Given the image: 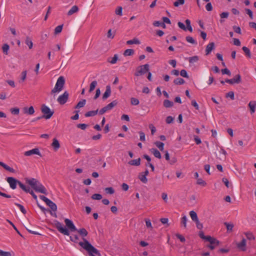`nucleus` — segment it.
I'll return each instance as SVG.
<instances>
[{
    "mask_svg": "<svg viewBox=\"0 0 256 256\" xmlns=\"http://www.w3.org/2000/svg\"><path fill=\"white\" fill-rule=\"evenodd\" d=\"M226 98H230L231 100H234V92H229L226 94Z\"/></svg>",
    "mask_w": 256,
    "mask_h": 256,
    "instance_id": "obj_54",
    "label": "nucleus"
},
{
    "mask_svg": "<svg viewBox=\"0 0 256 256\" xmlns=\"http://www.w3.org/2000/svg\"><path fill=\"white\" fill-rule=\"evenodd\" d=\"M0 166H2L6 170L12 173H16V171L13 168L9 166L4 162L0 161Z\"/></svg>",
    "mask_w": 256,
    "mask_h": 256,
    "instance_id": "obj_15",
    "label": "nucleus"
},
{
    "mask_svg": "<svg viewBox=\"0 0 256 256\" xmlns=\"http://www.w3.org/2000/svg\"><path fill=\"white\" fill-rule=\"evenodd\" d=\"M154 144L159 148L160 151H163L164 144L160 142L156 141Z\"/></svg>",
    "mask_w": 256,
    "mask_h": 256,
    "instance_id": "obj_39",
    "label": "nucleus"
},
{
    "mask_svg": "<svg viewBox=\"0 0 256 256\" xmlns=\"http://www.w3.org/2000/svg\"><path fill=\"white\" fill-rule=\"evenodd\" d=\"M83 242H80L78 244L88 252L90 256H96L94 254L98 256H100V254L99 251L96 248L87 240L83 238Z\"/></svg>",
    "mask_w": 256,
    "mask_h": 256,
    "instance_id": "obj_2",
    "label": "nucleus"
},
{
    "mask_svg": "<svg viewBox=\"0 0 256 256\" xmlns=\"http://www.w3.org/2000/svg\"><path fill=\"white\" fill-rule=\"evenodd\" d=\"M138 178L144 184H146L148 182V179L146 176L144 175L143 172L140 173Z\"/></svg>",
    "mask_w": 256,
    "mask_h": 256,
    "instance_id": "obj_40",
    "label": "nucleus"
},
{
    "mask_svg": "<svg viewBox=\"0 0 256 256\" xmlns=\"http://www.w3.org/2000/svg\"><path fill=\"white\" fill-rule=\"evenodd\" d=\"M46 204L54 212H56L57 210V206L55 203L52 202V200H49L48 202Z\"/></svg>",
    "mask_w": 256,
    "mask_h": 256,
    "instance_id": "obj_21",
    "label": "nucleus"
},
{
    "mask_svg": "<svg viewBox=\"0 0 256 256\" xmlns=\"http://www.w3.org/2000/svg\"><path fill=\"white\" fill-rule=\"evenodd\" d=\"M76 231L83 237L87 236L88 234L87 230L84 228H82Z\"/></svg>",
    "mask_w": 256,
    "mask_h": 256,
    "instance_id": "obj_38",
    "label": "nucleus"
},
{
    "mask_svg": "<svg viewBox=\"0 0 256 256\" xmlns=\"http://www.w3.org/2000/svg\"><path fill=\"white\" fill-rule=\"evenodd\" d=\"M150 70V66L146 64L144 65H141L136 68L134 76H138L144 74L146 72Z\"/></svg>",
    "mask_w": 256,
    "mask_h": 256,
    "instance_id": "obj_4",
    "label": "nucleus"
},
{
    "mask_svg": "<svg viewBox=\"0 0 256 256\" xmlns=\"http://www.w3.org/2000/svg\"><path fill=\"white\" fill-rule=\"evenodd\" d=\"M15 205H16L19 208L22 214H26V210L22 204L18 203H15Z\"/></svg>",
    "mask_w": 256,
    "mask_h": 256,
    "instance_id": "obj_52",
    "label": "nucleus"
},
{
    "mask_svg": "<svg viewBox=\"0 0 256 256\" xmlns=\"http://www.w3.org/2000/svg\"><path fill=\"white\" fill-rule=\"evenodd\" d=\"M184 3V0H177L174 3V6L178 7L180 4L182 5Z\"/></svg>",
    "mask_w": 256,
    "mask_h": 256,
    "instance_id": "obj_55",
    "label": "nucleus"
},
{
    "mask_svg": "<svg viewBox=\"0 0 256 256\" xmlns=\"http://www.w3.org/2000/svg\"><path fill=\"white\" fill-rule=\"evenodd\" d=\"M199 236L202 240H211V236H204V233L202 231H200L198 234Z\"/></svg>",
    "mask_w": 256,
    "mask_h": 256,
    "instance_id": "obj_32",
    "label": "nucleus"
},
{
    "mask_svg": "<svg viewBox=\"0 0 256 256\" xmlns=\"http://www.w3.org/2000/svg\"><path fill=\"white\" fill-rule=\"evenodd\" d=\"M10 46L7 44H4L2 47V52L5 54H8V50H9Z\"/></svg>",
    "mask_w": 256,
    "mask_h": 256,
    "instance_id": "obj_46",
    "label": "nucleus"
},
{
    "mask_svg": "<svg viewBox=\"0 0 256 256\" xmlns=\"http://www.w3.org/2000/svg\"><path fill=\"white\" fill-rule=\"evenodd\" d=\"M164 106L166 108H171L174 106V102L170 100H165L164 101Z\"/></svg>",
    "mask_w": 256,
    "mask_h": 256,
    "instance_id": "obj_29",
    "label": "nucleus"
},
{
    "mask_svg": "<svg viewBox=\"0 0 256 256\" xmlns=\"http://www.w3.org/2000/svg\"><path fill=\"white\" fill-rule=\"evenodd\" d=\"M186 40L188 42H190V44H197V42H196V41L192 37L190 36H186Z\"/></svg>",
    "mask_w": 256,
    "mask_h": 256,
    "instance_id": "obj_47",
    "label": "nucleus"
},
{
    "mask_svg": "<svg viewBox=\"0 0 256 256\" xmlns=\"http://www.w3.org/2000/svg\"><path fill=\"white\" fill-rule=\"evenodd\" d=\"M78 8L76 6H74L68 12L67 14L68 16H71L75 12H78Z\"/></svg>",
    "mask_w": 256,
    "mask_h": 256,
    "instance_id": "obj_24",
    "label": "nucleus"
},
{
    "mask_svg": "<svg viewBox=\"0 0 256 256\" xmlns=\"http://www.w3.org/2000/svg\"><path fill=\"white\" fill-rule=\"evenodd\" d=\"M190 215L191 217L192 220L194 222L196 221H197V220H198V216L196 213L194 211L192 210L190 212Z\"/></svg>",
    "mask_w": 256,
    "mask_h": 256,
    "instance_id": "obj_33",
    "label": "nucleus"
},
{
    "mask_svg": "<svg viewBox=\"0 0 256 256\" xmlns=\"http://www.w3.org/2000/svg\"><path fill=\"white\" fill-rule=\"evenodd\" d=\"M6 180L9 184L10 188L14 190L16 188V185L18 184V180L13 177H8Z\"/></svg>",
    "mask_w": 256,
    "mask_h": 256,
    "instance_id": "obj_8",
    "label": "nucleus"
},
{
    "mask_svg": "<svg viewBox=\"0 0 256 256\" xmlns=\"http://www.w3.org/2000/svg\"><path fill=\"white\" fill-rule=\"evenodd\" d=\"M139 100L138 98H130V103L131 104L136 106L139 104Z\"/></svg>",
    "mask_w": 256,
    "mask_h": 256,
    "instance_id": "obj_50",
    "label": "nucleus"
},
{
    "mask_svg": "<svg viewBox=\"0 0 256 256\" xmlns=\"http://www.w3.org/2000/svg\"><path fill=\"white\" fill-rule=\"evenodd\" d=\"M176 237L178 238V239L180 240V241L181 242H185V241H186V239H185L184 237V236H183L182 235H181V234H176Z\"/></svg>",
    "mask_w": 256,
    "mask_h": 256,
    "instance_id": "obj_62",
    "label": "nucleus"
},
{
    "mask_svg": "<svg viewBox=\"0 0 256 256\" xmlns=\"http://www.w3.org/2000/svg\"><path fill=\"white\" fill-rule=\"evenodd\" d=\"M110 58L108 59V62L111 64H115L118 60V56L115 54L113 58H112L111 60H110Z\"/></svg>",
    "mask_w": 256,
    "mask_h": 256,
    "instance_id": "obj_42",
    "label": "nucleus"
},
{
    "mask_svg": "<svg viewBox=\"0 0 256 256\" xmlns=\"http://www.w3.org/2000/svg\"><path fill=\"white\" fill-rule=\"evenodd\" d=\"M98 112V110H96L89 111L84 114V116L86 117L94 116L97 114Z\"/></svg>",
    "mask_w": 256,
    "mask_h": 256,
    "instance_id": "obj_31",
    "label": "nucleus"
},
{
    "mask_svg": "<svg viewBox=\"0 0 256 256\" xmlns=\"http://www.w3.org/2000/svg\"><path fill=\"white\" fill-rule=\"evenodd\" d=\"M248 106L250 108V113L252 114L255 112L256 107V102H250L248 104Z\"/></svg>",
    "mask_w": 256,
    "mask_h": 256,
    "instance_id": "obj_22",
    "label": "nucleus"
},
{
    "mask_svg": "<svg viewBox=\"0 0 256 256\" xmlns=\"http://www.w3.org/2000/svg\"><path fill=\"white\" fill-rule=\"evenodd\" d=\"M214 42H212L209 43L206 49V55H208L210 54V52H212V50H214Z\"/></svg>",
    "mask_w": 256,
    "mask_h": 256,
    "instance_id": "obj_18",
    "label": "nucleus"
},
{
    "mask_svg": "<svg viewBox=\"0 0 256 256\" xmlns=\"http://www.w3.org/2000/svg\"><path fill=\"white\" fill-rule=\"evenodd\" d=\"M97 85V82L96 80L92 81L90 84L89 92H92L95 88L96 86Z\"/></svg>",
    "mask_w": 256,
    "mask_h": 256,
    "instance_id": "obj_45",
    "label": "nucleus"
},
{
    "mask_svg": "<svg viewBox=\"0 0 256 256\" xmlns=\"http://www.w3.org/2000/svg\"><path fill=\"white\" fill-rule=\"evenodd\" d=\"M92 198L96 200H100L102 198V196L100 194H94L92 196Z\"/></svg>",
    "mask_w": 256,
    "mask_h": 256,
    "instance_id": "obj_51",
    "label": "nucleus"
},
{
    "mask_svg": "<svg viewBox=\"0 0 256 256\" xmlns=\"http://www.w3.org/2000/svg\"><path fill=\"white\" fill-rule=\"evenodd\" d=\"M224 224L226 227V230H227L228 232H231L232 231V228L234 226L233 224L225 222H224Z\"/></svg>",
    "mask_w": 256,
    "mask_h": 256,
    "instance_id": "obj_34",
    "label": "nucleus"
},
{
    "mask_svg": "<svg viewBox=\"0 0 256 256\" xmlns=\"http://www.w3.org/2000/svg\"><path fill=\"white\" fill-rule=\"evenodd\" d=\"M237 246L238 248L241 250L242 251H245L246 250V240L244 238H242V241L238 244Z\"/></svg>",
    "mask_w": 256,
    "mask_h": 256,
    "instance_id": "obj_16",
    "label": "nucleus"
},
{
    "mask_svg": "<svg viewBox=\"0 0 256 256\" xmlns=\"http://www.w3.org/2000/svg\"><path fill=\"white\" fill-rule=\"evenodd\" d=\"M185 82L184 80L180 78H178L174 80V83L176 85L183 84Z\"/></svg>",
    "mask_w": 256,
    "mask_h": 256,
    "instance_id": "obj_28",
    "label": "nucleus"
},
{
    "mask_svg": "<svg viewBox=\"0 0 256 256\" xmlns=\"http://www.w3.org/2000/svg\"><path fill=\"white\" fill-rule=\"evenodd\" d=\"M211 240H207V242H210V244L206 246V247L210 249L213 250L216 246H218L220 244V242L216 238L211 236Z\"/></svg>",
    "mask_w": 256,
    "mask_h": 256,
    "instance_id": "obj_7",
    "label": "nucleus"
},
{
    "mask_svg": "<svg viewBox=\"0 0 256 256\" xmlns=\"http://www.w3.org/2000/svg\"><path fill=\"white\" fill-rule=\"evenodd\" d=\"M134 51L132 49H127L124 52V55L125 56H132L134 54Z\"/></svg>",
    "mask_w": 256,
    "mask_h": 256,
    "instance_id": "obj_41",
    "label": "nucleus"
},
{
    "mask_svg": "<svg viewBox=\"0 0 256 256\" xmlns=\"http://www.w3.org/2000/svg\"><path fill=\"white\" fill-rule=\"evenodd\" d=\"M32 154H37L40 156H42L38 148H35L31 150L24 152V155L25 156H30Z\"/></svg>",
    "mask_w": 256,
    "mask_h": 256,
    "instance_id": "obj_11",
    "label": "nucleus"
},
{
    "mask_svg": "<svg viewBox=\"0 0 256 256\" xmlns=\"http://www.w3.org/2000/svg\"><path fill=\"white\" fill-rule=\"evenodd\" d=\"M242 50L244 52V53L246 54V55L248 58H250L251 57V54H250V52L249 48H248L246 46H243L242 48Z\"/></svg>",
    "mask_w": 256,
    "mask_h": 256,
    "instance_id": "obj_48",
    "label": "nucleus"
},
{
    "mask_svg": "<svg viewBox=\"0 0 256 256\" xmlns=\"http://www.w3.org/2000/svg\"><path fill=\"white\" fill-rule=\"evenodd\" d=\"M25 44L28 45L30 49L32 48L33 46V42L31 38L29 36H26L25 40Z\"/></svg>",
    "mask_w": 256,
    "mask_h": 256,
    "instance_id": "obj_26",
    "label": "nucleus"
},
{
    "mask_svg": "<svg viewBox=\"0 0 256 256\" xmlns=\"http://www.w3.org/2000/svg\"><path fill=\"white\" fill-rule=\"evenodd\" d=\"M42 112L44 114L42 117L48 120L50 119L53 115L54 112L51 110L44 104H42L41 106Z\"/></svg>",
    "mask_w": 256,
    "mask_h": 256,
    "instance_id": "obj_5",
    "label": "nucleus"
},
{
    "mask_svg": "<svg viewBox=\"0 0 256 256\" xmlns=\"http://www.w3.org/2000/svg\"><path fill=\"white\" fill-rule=\"evenodd\" d=\"M153 25L155 26H162L164 28H166V24L163 22L154 21Z\"/></svg>",
    "mask_w": 256,
    "mask_h": 256,
    "instance_id": "obj_36",
    "label": "nucleus"
},
{
    "mask_svg": "<svg viewBox=\"0 0 256 256\" xmlns=\"http://www.w3.org/2000/svg\"><path fill=\"white\" fill-rule=\"evenodd\" d=\"M34 190L38 192H40L42 194H47L48 192L46 188L40 182L37 186V187L34 188Z\"/></svg>",
    "mask_w": 256,
    "mask_h": 256,
    "instance_id": "obj_13",
    "label": "nucleus"
},
{
    "mask_svg": "<svg viewBox=\"0 0 256 256\" xmlns=\"http://www.w3.org/2000/svg\"><path fill=\"white\" fill-rule=\"evenodd\" d=\"M122 6H118L117 9L116 10L115 12L117 15L122 16Z\"/></svg>",
    "mask_w": 256,
    "mask_h": 256,
    "instance_id": "obj_63",
    "label": "nucleus"
},
{
    "mask_svg": "<svg viewBox=\"0 0 256 256\" xmlns=\"http://www.w3.org/2000/svg\"><path fill=\"white\" fill-rule=\"evenodd\" d=\"M126 43L127 44H128V45L132 44H140V42L138 38H134L132 40H128Z\"/></svg>",
    "mask_w": 256,
    "mask_h": 256,
    "instance_id": "obj_37",
    "label": "nucleus"
},
{
    "mask_svg": "<svg viewBox=\"0 0 256 256\" xmlns=\"http://www.w3.org/2000/svg\"><path fill=\"white\" fill-rule=\"evenodd\" d=\"M23 111L24 114H28L30 115L33 114L34 112V110L32 106H30V108H24Z\"/></svg>",
    "mask_w": 256,
    "mask_h": 256,
    "instance_id": "obj_17",
    "label": "nucleus"
},
{
    "mask_svg": "<svg viewBox=\"0 0 256 256\" xmlns=\"http://www.w3.org/2000/svg\"><path fill=\"white\" fill-rule=\"evenodd\" d=\"M188 59L190 64H194L198 61L199 57L197 56H193L189 57L188 58Z\"/></svg>",
    "mask_w": 256,
    "mask_h": 256,
    "instance_id": "obj_30",
    "label": "nucleus"
},
{
    "mask_svg": "<svg viewBox=\"0 0 256 256\" xmlns=\"http://www.w3.org/2000/svg\"><path fill=\"white\" fill-rule=\"evenodd\" d=\"M128 164L131 166H138L140 164V158H138L136 160H131L128 162Z\"/></svg>",
    "mask_w": 256,
    "mask_h": 256,
    "instance_id": "obj_23",
    "label": "nucleus"
},
{
    "mask_svg": "<svg viewBox=\"0 0 256 256\" xmlns=\"http://www.w3.org/2000/svg\"><path fill=\"white\" fill-rule=\"evenodd\" d=\"M118 102L114 100L106 106L108 110H112L114 106H116Z\"/></svg>",
    "mask_w": 256,
    "mask_h": 256,
    "instance_id": "obj_25",
    "label": "nucleus"
},
{
    "mask_svg": "<svg viewBox=\"0 0 256 256\" xmlns=\"http://www.w3.org/2000/svg\"><path fill=\"white\" fill-rule=\"evenodd\" d=\"M63 27V24L57 26L54 29V34H58L61 32Z\"/></svg>",
    "mask_w": 256,
    "mask_h": 256,
    "instance_id": "obj_49",
    "label": "nucleus"
},
{
    "mask_svg": "<svg viewBox=\"0 0 256 256\" xmlns=\"http://www.w3.org/2000/svg\"><path fill=\"white\" fill-rule=\"evenodd\" d=\"M0 255L1 256H14V254L13 252H4L2 250H0Z\"/></svg>",
    "mask_w": 256,
    "mask_h": 256,
    "instance_id": "obj_44",
    "label": "nucleus"
},
{
    "mask_svg": "<svg viewBox=\"0 0 256 256\" xmlns=\"http://www.w3.org/2000/svg\"><path fill=\"white\" fill-rule=\"evenodd\" d=\"M88 125L85 124H77V127L82 130H84L88 127Z\"/></svg>",
    "mask_w": 256,
    "mask_h": 256,
    "instance_id": "obj_61",
    "label": "nucleus"
},
{
    "mask_svg": "<svg viewBox=\"0 0 256 256\" xmlns=\"http://www.w3.org/2000/svg\"><path fill=\"white\" fill-rule=\"evenodd\" d=\"M180 76L184 78H188V75L185 70H182L180 72Z\"/></svg>",
    "mask_w": 256,
    "mask_h": 256,
    "instance_id": "obj_57",
    "label": "nucleus"
},
{
    "mask_svg": "<svg viewBox=\"0 0 256 256\" xmlns=\"http://www.w3.org/2000/svg\"><path fill=\"white\" fill-rule=\"evenodd\" d=\"M20 187L26 192H28L30 191V187H26L24 184H23L21 182L18 180V184Z\"/></svg>",
    "mask_w": 256,
    "mask_h": 256,
    "instance_id": "obj_27",
    "label": "nucleus"
},
{
    "mask_svg": "<svg viewBox=\"0 0 256 256\" xmlns=\"http://www.w3.org/2000/svg\"><path fill=\"white\" fill-rule=\"evenodd\" d=\"M65 84V79L64 76H60L57 80L54 88L52 90L51 94L58 92L62 90Z\"/></svg>",
    "mask_w": 256,
    "mask_h": 256,
    "instance_id": "obj_3",
    "label": "nucleus"
},
{
    "mask_svg": "<svg viewBox=\"0 0 256 256\" xmlns=\"http://www.w3.org/2000/svg\"><path fill=\"white\" fill-rule=\"evenodd\" d=\"M64 222L67 228L64 226L62 223L57 220H54L53 224L60 232L66 236L70 235L69 230L72 232L78 230L72 220L68 218H65Z\"/></svg>",
    "mask_w": 256,
    "mask_h": 256,
    "instance_id": "obj_1",
    "label": "nucleus"
},
{
    "mask_svg": "<svg viewBox=\"0 0 256 256\" xmlns=\"http://www.w3.org/2000/svg\"><path fill=\"white\" fill-rule=\"evenodd\" d=\"M34 190L38 192H40L42 194H47L48 192L46 188L40 182L37 186V187L34 188Z\"/></svg>",
    "mask_w": 256,
    "mask_h": 256,
    "instance_id": "obj_12",
    "label": "nucleus"
},
{
    "mask_svg": "<svg viewBox=\"0 0 256 256\" xmlns=\"http://www.w3.org/2000/svg\"><path fill=\"white\" fill-rule=\"evenodd\" d=\"M186 222H187V218L186 216H184L181 219V224L184 226V228L186 227Z\"/></svg>",
    "mask_w": 256,
    "mask_h": 256,
    "instance_id": "obj_56",
    "label": "nucleus"
},
{
    "mask_svg": "<svg viewBox=\"0 0 256 256\" xmlns=\"http://www.w3.org/2000/svg\"><path fill=\"white\" fill-rule=\"evenodd\" d=\"M111 94V88L110 85L106 86V90L102 96L103 100H105L108 98Z\"/></svg>",
    "mask_w": 256,
    "mask_h": 256,
    "instance_id": "obj_14",
    "label": "nucleus"
},
{
    "mask_svg": "<svg viewBox=\"0 0 256 256\" xmlns=\"http://www.w3.org/2000/svg\"><path fill=\"white\" fill-rule=\"evenodd\" d=\"M244 234L246 235L247 239L248 240H254L255 237L254 234L250 232H244Z\"/></svg>",
    "mask_w": 256,
    "mask_h": 256,
    "instance_id": "obj_43",
    "label": "nucleus"
},
{
    "mask_svg": "<svg viewBox=\"0 0 256 256\" xmlns=\"http://www.w3.org/2000/svg\"><path fill=\"white\" fill-rule=\"evenodd\" d=\"M150 151L153 154L156 158H158L159 159H160L162 158V156L160 152L156 148H152L150 150Z\"/></svg>",
    "mask_w": 256,
    "mask_h": 256,
    "instance_id": "obj_20",
    "label": "nucleus"
},
{
    "mask_svg": "<svg viewBox=\"0 0 256 256\" xmlns=\"http://www.w3.org/2000/svg\"><path fill=\"white\" fill-rule=\"evenodd\" d=\"M105 191L107 194H114V189L112 187L106 188H105Z\"/></svg>",
    "mask_w": 256,
    "mask_h": 256,
    "instance_id": "obj_58",
    "label": "nucleus"
},
{
    "mask_svg": "<svg viewBox=\"0 0 256 256\" xmlns=\"http://www.w3.org/2000/svg\"><path fill=\"white\" fill-rule=\"evenodd\" d=\"M71 241L74 243H78L79 240V238L78 235H74L70 237Z\"/></svg>",
    "mask_w": 256,
    "mask_h": 256,
    "instance_id": "obj_53",
    "label": "nucleus"
},
{
    "mask_svg": "<svg viewBox=\"0 0 256 256\" xmlns=\"http://www.w3.org/2000/svg\"><path fill=\"white\" fill-rule=\"evenodd\" d=\"M225 82H226L230 84H233L234 83L240 84L242 82L241 76L240 74H236L232 79H226Z\"/></svg>",
    "mask_w": 256,
    "mask_h": 256,
    "instance_id": "obj_9",
    "label": "nucleus"
},
{
    "mask_svg": "<svg viewBox=\"0 0 256 256\" xmlns=\"http://www.w3.org/2000/svg\"><path fill=\"white\" fill-rule=\"evenodd\" d=\"M222 73V74H227L229 76L231 75V72L227 68L222 69L221 70Z\"/></svg>",
    "mask_w": 256,
    "mask_h": 256,
    "instance_id": "obj_60",
    "label": "nucleus"
},
{
    "mask_svg": "<svg viewBox=\"0 0 256 256\" xmlns=\"http://www.w3.org/2000/svg\"><path fill=\"white\" fill-rule=\"evenodd\" d=\"M68 92L67 91H65L63 94L60 95L58 97L57 101L60 104L63 105L67 102L68 99Z\"/></svg>",
    "mask_w": 256,
    "mask_h": 256,
    "instance_id": "obj_6",
    "label": "nucleus"
},
{
    "mask_svg": "<svg viewBox=\"0 0 256 256\" xmlns=\"http://www.w3.org/2000/svg\"><path fill=\"white\" fill-rule=\"evenodd\" d=\"M86 103V100H82L80 101L78 104L74 106V108L76 109L80 108H82L84 106Z\"/></svg>",
    "mask_w": 256,
    "mask_h": 256,
    "instance_id": "obj_35",
    "label": "nucleus"
},
{
    "mask_svg": "<svg viewBox=\"0 0 256 256\" xmlns=\"http://www.w3.org/2000/svg\"><path fill=\"white\" fill-rule=\"evenodd\" d=\"M26 182L27 184L31 186V187L34 190V188L37 187L38 184H39L40 182L36 178H32L30 179L26 178Z\"/></svg>",
    "mask_w": 256,
    "mask_h": 256,
    "instance_id": "obj_10",
    "label": "nucleus"
},
{
    "mask_svg": "<svg viewBox=\"0 0 256 256\" xmlns=\"http://www.w3.org/2000/svg\"><path fill=\"white\" fill-rule=\"evenodd\" d=\"M196 184L198 185H201L202 186H205L206 184V182L204 181L202 178H198Z\"/></svg>",
    "mask_w": 256,
    "mask_h": 256,
    "instance_id": "obj_59",
    "label": "nucleus"
},
{
    "mask_svg": "<svg viewBox=\"0 0 256 256\" xmlns=\"http://www.w3.org/2000/svg\"><path fill=\"white\" fill-rule=\"evenodd\" d=\"M232 28L235 32L239 34H241V30L240 26H233Z\"/></svg>",
    "mask_w": 256,
    "mask_h": 256,
    "instance_id": "obj_64",
    "label": "nucleus"
},
{
    "mask_svg": "<svg viewBox=\"0 0 256 256\" xmlns=\"http://www.w3.org/2000/svg\"><path fill=\"white\" fill-rule=\"evenodd\" d=\"M51 146L54 148V151H56L60 148V144L58 140L54 138L53 139V142Z\"/></svg>",
    "mask_w": 256,
    "mask_h": 256,
    "instance_id": "obj_19",
    "label": "nucleus"
}]
</instances>
